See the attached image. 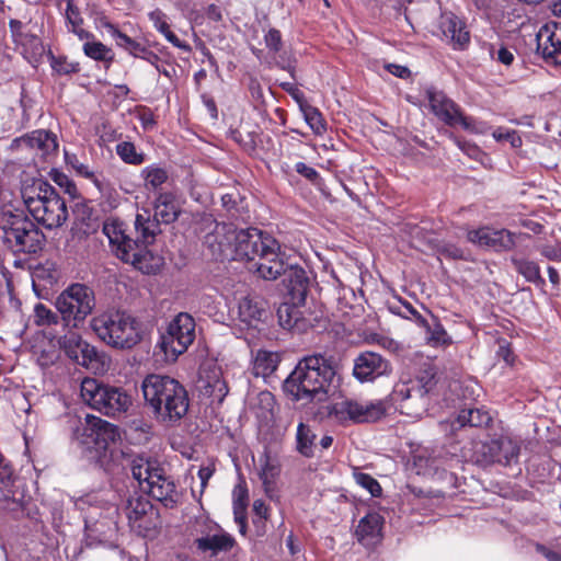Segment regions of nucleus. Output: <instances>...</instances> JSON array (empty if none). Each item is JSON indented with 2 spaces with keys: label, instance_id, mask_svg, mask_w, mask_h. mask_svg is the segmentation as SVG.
I'll list each match as a JSON object with an SVG mask.
<instances>
[{
  "label": "nucleus",
  "instance_id": "0e129e2a",
  "mask_svg": "<svg viewBox=\"0 0 561 561\" xmlns=\"http://www.w3.org/2000/svg\"><path fill=\"white\" fill-rule=\"evenodd\" d=\"M536 550L541 553L548 561H561V554L548 549L546 546L537 543Z\"/></svg>",
  "mask_w": 561,
  "mask_h": 561
},
{
  "label": "nucleus",
  "instance_id": "052dcab7",
  "mask_svg": "<svg viewBox=\"0 0 561 561\" xmlns=\"http://www.w3.org/2000/svg\"><path fill=\"white\" fill-rule=\"evenodd\" d=\"M222 206L231 214V217L238 218L237 202L232 194H225L221 197Z\"/></svg>",
  "mask_w": 561,
  "mask_h": 561
},
{
  "label": "nucleus",
  "instance_id": "2eb2a0df",
  "mask_svg": "<svg viewBox=\"0 0 561 561\" xmlns=\"http://www.w3.org/2000/svg\"><path fill=\"white\" fill-rule=\"evenodd\" d=\"M59 345L71 360L87 369L98 371L103 366L96 348L75 332L60 337Z\"/></svg>",
  "mask_w": 561,
  "mask_h": 561
},
{
  "label": "nucleus",
  "instance_id": "7ed1b4c3",
  "mask_svg": "<svg viewBox=\"0 0 561 561\" xmlns=\"http://www.w3.org/2000/svg\"><path fill=\"white\" fill-rule=\"evenodd\" d=\"M103 232L107 237L114 254L124 263L133 265L145 274H156L163 265L162 256L141 247L138 241H134L125 233L122 221L106 220L103 224Z\"/></svg>",
  "mask_w": 561,
  "mask_h": 561
},
{
  "label": "nucleus",
  "instance_id": "f8f14e48",
  "mask_svg": "<svg viewBox=\"0 0 561 561\" xmlns=\"http://www.w3.org/2000/svg\"><path fill=\"white\" fill-rule=\"evenodd\" d=\"M195 320L186 313L180 312L169 323L167 331L161 335L160 346L167 358L175 360L181 354L186 352L194 342Z\"/></svg>",
  "mask_w": 561,
  "mask_h": 561
},
{
  "label": "nucleus",
  "instance_id": "c9c22d12",
  "mask_svg": "<svg viewBox=\"0 0 561 561\" xmlns=\"http://www.w3.org/2000/svg\"><path fill=\"white\" fill-rule=\"evenodd\" d=\"M300 110L308 126L316 135H323L327 131V123L321 112L307 103H300Z\"/></svg>",
  "mask_w": 561,
  "mask_h": 561
},
{
  "label": "nucleus",
  "instance_id": "13d9d810",
  "mask_svg": "<svg viewBox=\"0 0 561 561\" xmlns=\"http://www.w3.org/2000/svg\"><path fill=\"white\" fill-rule=\"evenodd\" d=\"M295 170L300 175L305 176L306 179H308L310 181H314L319 178V173L317 172V170L313 169L312 167L307 165L304 162H297L295 165Z\"/></svg>",
  "mask_w": 561,
  "mask_h": 561
},
{
  "label": "nucleus",
  "instance_id": "603ef678",
  "mask_svg": "<svg viewBox=\"0 0 561 561\" xmlns=\"http://www.w3.org/2000/svg\"><path fill=\"white\" fill-rule=\"evenodd\" d=\"M268 506L262 500H255L253 502V512L256 516V519H253L254 525L262 524V528L264 527V522L268 515Z\"/></svg>",
  "mask_w": 561,
  "mask_h": 561
},
{
  "label": "nucleus",
  "instance_id": "338daca9",
  "mask_svg": "<svg viewBox=\"0 0 561 561\" xmlns=\"http://www.w3.org/2000/svg\"><path fill=\"white\" fill-rule=\"evenodd\" d=\"M69 32L76 34L79 39L81 41H92L94 38V35L88 31H85L83 27H82V24H78V26H71L68 28Z\"/></svg>",
  "mask_w": 561,
  "mask_h": 561
},
{
  "label": "nucleus",
  "instance_id": "37998d69",
  "mask_svg": "<svg viewBox=\"0 0 561 561\" xmlns=\"http://www.w3.org/2000/svg\"><path fill=\"white\" fill-rule=\"evenodd\" d=\"M355 482L363 489L367 490L371 496H380L382 489L379 482L370 474L359 471L357 468L353 471Z\"/></svg>",
  "mask_w": 561,
  "mask_h": 561
},
{
  "label": "nucleus",
  "instance_id": "e2e57ef3",
  "mask_svg": "<svg viewBox=\"0 0 561 561\" xmlns=\"http://www.w3.org/2000/svg\"><path fill=\"white\" fill-rule=\"evenodd\" d=\"M164 37L167 38L168 42H170L173 46L184 50V51H190L191 50V47L187 43L181 41L171 30H169L165 34H164Z\"/></svg>",
  "mask_w": 561,
  "mask_h": 561
},
{
  "label": "nucleus",
  "instance_id": "7c9ffc66",
  "mask_svg": "<svg viewBox=\"0 0 561 561\" xmlns=\"http://www.w3.org/2000/svg\"><path fill=\"white\" fill-rule=\"evenodd\" d=\"M228 391L226 380H224L220 373L216 370L207 377L202 389L203 394L211 400V404H221Z\"/></svg>",
  "mask_w": 561,
  "mask_h": 561
},
{
  "label": "nucleus",
  "instance_id": "f03ea898",
  "mask_svg": "<svg viewBox=\"0 0 561 561\" xmlns=\"http://www.w3.org/2000/svg\"><path fill=\"white\" fill-rule=\"evenodd\" d=\"M334 368L322 355H311L301 359L284 382L285 392L294 401L323 400Z\"/></svg>",
  "mask_w": 561,
  "mask_h": 561
},
{
  "label": "nucleus",
  "instance_id": "69168bd1",
  "mask_svg": "<svg viewBox=\"0 0 561 561\" xmlns=\"http://www.w3.org/2000/svg\"><path fill=\"white\" fill-rule=\"evenodd\" d=\"M540 253L548 260L561 262V249L546 245L540 250Z\"/></svg>",
  "mask_w": 561,
  "mask_h": 561
},
{
  "label": "nucleus",
  "instance_id": "72a5a7b5",
  "mask_svg": "<svg viewBox=\"0 0 561 561\" xmlns=\"http://www.w3.org/2000/svg\"><path fill=\"white\" fill-rule=\"evenodd\" d=\"M278 363L276 353L259 351L253 362V373L255 376L267 377L277 368Z\"/></svg>",
  "mask_w": 561,
  "mask_h": 561
},
{
  "label": "nucleus",
  "instance_id": "6ab92c4d",
  "mask_svg": "<svg viewBox=\"0 0 561 561\" xmlns=\"http://www.w3.org/2000/svg\"><path fill=\"white\" fill-rule=\"evenodd\" d=\"M426 95L432 112L446 125H461L465 128H469L467 118L461 114L459 107L450 99H448L442 91L428 89L426 91Z\"/></svg>",
  "mask_w": 561,
  "mask_h": 561
},
{
  "label": "nucleus",
  "instance_id": "a878e982",
  "mask_svg": "<svg viewBox=\"0 0 561 561\" xmlns=\"http://www.w3.org/2000/svg\"><path fill=\"white\" fill-rule=\"evenodd\" d=\"M382 516L378 513H369L358 522L355 536L363 546L367 548L374 547L382 538Z\"/></svg>",
  "mask_w": 561,
  "mask_h": 561
},
{
  "label": "nucleus",
  "instance_id": "2f4dec72",
  "mask_svg": "<svg viewBox=\"0 0 561 561\" xmlns=\"http://www.w3.org/2000/svg\"><path fill=\"white\" fill-rule=\"evenodd\" d=\"M511 262L516 272L523 275L527 282L535 284L537 287H543L546 285L540 274V267L536 262L515 256L511 259Z\"/></svg>",
  "mask_w": 561,
  "mask_h": 561
},
{
  "label": "nucleus",
  "instance_id": "6e6552de",
  "mask_svg": "<svg viewBox=\"0 0 561 561\" xmlns=\"http://www.w3.org/2000/svg\"><path fill=\"white\" fill-rule=\"evenodd\" d=\"M133 478L138 481L141 491L151 495L167 507H173L179 495L174 482L165 476L158 462L144 456H136L130 460Z\"/></svg>",
  "mask_w": 561,
  "mask_h": 561
},
{
  "label": "nucleus",
  "instance_id": "a211bd4d",
  "mask_svg": "<svg viewBox=\"0 0 561 561\" xmlns=\"http://www.w3.org/2000/svg\"><path fill=\"white\" fill-rule=\"evenodd\" d=\"M467 238L473 244L494 251H508L515 247V234L506 229L481 227L468 231Z\"/></svg>",
  "mask_w": 561,
  "mask_h": 561
},
{
  "label": "nucleus",
  "instance_id": "0eeeda50",
  "mask_svg": "<svg viewBox=\"0 0 561 561\" xmlns=\"http://www.w3.org/2000/svg\"><path fill=\"white\" fill-rule=\"evenodd\" d=\"M0 227L5 244L14 253H37L45 244V236L22 210H3Z\"/></svg>",
  "mask_w": 561,
  "mask_h": 561
},
{
  "label": "nucleus",
  "instance_id": "79ce46f5",
  "mask_svg": "<svg viewBox=\"0 0 561 561\" xmlns=\"http://www.w3.org/2000/svg\"><path fill=\"white\" fill-rule=\"evenodd\" d=\"M117 156L126 163L138 165L145 161V154L137 152L136 147L130 141H123L116 146Z\"/></svg>",
  "mask_w": 561,
  "mask_h": 561
},
{
  "label": "nucleus",
  "instance_id": "bb28decb",
  "mask_svg": "<svg viewBox=\"0 0 561 561\" xmlns=\"http://www.w3.org/2000/svg\"><path fill=\"white\" fill-rule=\"evenodd\" d=\"M439 27L444 36L450 41L456 48H463L470 41L469 32L461 19L453 12H444L440 15Z\"/></svg>",
  "mask_w": 561,
  "mask_h": 561
},
{
  "label": "nucleus",
  "instance_id": "20e7f679",
  "mask_svg": "<svg viewBox=\"0 0 561 561\" xmlns=\"http://www.w3.org/2000/svg\"><path fill=\"white\" fill-rule=\"evenodd\" d=\"M26 209L47 229L61 227L68 219L65 199L47 182L38 180L22 191Z\"/></svg>",
  "mask_w": 561,
  "mask_h": 561
},
{
  "label": "nucleus",
  "instance_id": "473e14b6",
  "mask_svg": "<svg viewBox=\"0 0 561 561\" xmlns=\"http://www.w3.org/2000/svg\"><path fill=\"white\" fill-rule=\"evenodd\" d=\"M456 422L460 427L462 426H471V427H480L488 425L491 422V416L489 412L479 409V408H465L460 410Z\"/></svg>",
  "mask_w": 561,
  "mask_h": 561
},
{
  "label": "nucleus",
  "instance_id": "3c124183",
  "mask_svg": "<svg viewBox=\"0 0 561 561\" xmlns=\"http://www.w3.org/2000/svg\"><path fill=\"white\" fill-rule=\"evenodd\" d=\"M13 481V468L0 454V482L7 489Z\"/></svg>",
  "mask_w": 561,
  "mask_h": 561
},
{
  "label": "nucleus",
  "instance_id": "de8ad7c7",
  "mask_svg": "<svg viewBox=\"0 0 561 561\" xmlns=\"http://www.w3.org/2000/svg\"><path fill=\"white\" fill-rule=\"evenodd\" d=\"M492 136L496 141H508L513 148H518L522 146V138L518 136L516 130L497 127L492 133Z\"/></svg>",
  "mask_w": 561,
  "mask_h": 561
},
{
  "label": "nucleus",
  "instance_id": "393cba45",
  "mask_svg": "<svg viewBox=\"0 0 561 561\" xmlns=\"http://www.w3.org/2000/svg\"><path fill=\"white\" fill-rule=\"evenodd\" d=\"M151 205L153 216L164 225L176 221L182 211L179 197L171 191L157 193Z\"/></svg>",
  "mask_w": 561,
  "mask_h": 561
},
{
  "label": "nucleus",
  "instance_id": "423d86ee",
  "mask_svg": "<svg viewBox=\"0 0 561 561\" xmlns=\"http://www.w3.org/2000/svg\"><path fill=\"white\" fill-rule=\"evenodd\" d=\"M219 251L224 255H232L234 260L254 261L262 250H271L275 238L256 228L237 229L232 225L216 227Z\"/></svg>",
  "mask_w": 561,
  "mask_h": 561
},
{
  "label": "nucleus",
  "instance_id": "4468645a",
  "mask_svg": "<svg viewBox=\"0 0 561 561\" xmlns=\"http://www.w3.org/2000/svg\"><path fill=\"white\" fill-rule=\"evenodd\" d=\"M81 444L93 448L100 456L105 454L121 437L118 427L98 416L88 415L85 424L78 430Z\"/></svg>",
  "mask_w": 561,
  "mask_h": 561
},
{
  "label": "nucleus",
  "instance_id": "dca6fc26",
  "mask_svg": "<svg viewBox=\"0 0 561 561\" xmlns=\"http://www.w3.org/2000/svg\"><path fill=\"white\" fill-rule=\"evenodd\" d=\"M11 149H28L41 159H47L49 156L57 152L58 142L53 133L38 129L13 139L11 142Z\"/></svg>",
  "mask_w": 561,
  "mask_h": 561
},
{
  "label": "nucleus",
  "instance_id": "5701e85b",
  "mask_svg": "<svg viewBox=\"0 0 561 561\" xmlns=\"http://www.w3.org/2000/svg\"><path fill=\"white\" fill-rule=\"evenodd\" d=\"M271 250H262L257 261L254 263L257 275L267 280H274L286 271V264L280 256V245L275 239V245Z\"/></svg>",
  "mask_w": 561,
  "mask_h": 561
},
{
  "label": "nucleus",
  "instance_id": "4c0bfd02",
  "mask_svg": "<svg viewBox=\"0 0 561 561\" xmlns=\"http://www.w3.org/2000/svg\"><path fill=\"white\" fill-rule=\"evenodd\" d=\"M278 322L286 330L300 329V311L290 304H282L277 310Z\"/></svg>",
  "mask_w": 561,
  "mask_h": 561
},
{
  "label": "nucleus",
  "instance_id": "c03bdc74",
  "mask_svg": "<svg viewBox=\"0 0 561 561\" xmlns=\"http://www.w3.org/2000/svg\"><path fill=\"white\" fill-rule=\"evenodd\" d=\"M34 317L35 323L41 327L55 325L59 322V316L42 302L35 305Z\"/></svg>",
  "mask_w": 561,
  "mask_h": 561
},
{
  "label": "nucleus",
  "instance_id": "ea45409f",
  "mask_svg": "<svg viewBox=\"0 0 561 561\" xmlns=\"http://www.w3.org/2000/svg\"><path fill=\"white\" fill-rule=\"evenodd\" d=\"M260 478L263 481L265 488H267L273 482V480L278 476L279 465L276 459L272 458L266 453H264L260 457Z\"/></svg>",
  "mask_w": 561,
  "mask_h": 561
},
{
  "label": "nucleus",
  "instance_id": "8fccbe9b",
  "mask_svg": "<svg viewBox=\"0 0 561 561\" xmlns=\"http://www.w3.org/2000/svg\"><path fill=\"white\" fill-rule=\"evenodd\" d=\"M66 162L71 165L73 170L85 179H90L92 181H96L94 172L89 168V165L79 161V159L75 154L65 153Z\"/></svg>",
  "mask_w": 561,
  "mask_h": 561
},
{
  "label": "nucleus",
  "instance_id": "f704fd0d",
  "mask_svg": "<svg viewBox=\"0 0 561 561\" xmlns=\"http://www.w3.org/2000/svg\"><path fill=\"white\" fill-rule=\"evenodd\" d=\"M282 275H284V283H287V287L291 294H297L299 296L305 295L308 278L302 268L286 265V271Z\"/></svg>",
  "mask_w": 561,
  "mask_h": 561
},
{
  "label": "nucleus",
  "instance_id": "774afa93",
  "mask_svg": "<svg viewBox=\"0 0 561 561\" xmlns=\"http://www.w3.org/2000/svg\"><path fill=\"white\" fill-rule=\"evenodd\" d=\"M275 65L283 70L289 71L290 75L293 76L294 66H293V60L290 59L289 56H286L285 54L279 55V58L275 60Z\"/></svg>",
  "mask_w": 561,
  "mask_h": 561
},
{
  "label": "nucleus",
  "instance_id": "ddd939ff",
  "mask_svg": "<svg viewBox=\"0 0 561 561\" xmlns=\"http://www.w3.org/2000/svg\"><path fill=\"white\" fill-rule=\"evenodd\" d=\"M417 387L402 385L393 392V399L399 402L401 413L419 417L425 410L427 394L435 386V373L425 370L417 379Z\"/></svg>",
  "mask_w": 561,
  "mask_h": 561
},
{
  "label": "nucleus",
  "instance_id": "a19ab883",
  "mask_svg": "<svg viewBox=\"0 0 561 561\" xmlns=\"http://www.w3.org/2000/svg\"><path fill=\"white\" fill-rule=\"evenodd\" d=\"M426 340L432 346H445L451 343L444 327L433 317V323L426 329Z\"/></svg>",
  "mask_w": 561,
  "mask_h": 561
},
{
  "label": "nucleus",
  "instance_id": "c85d7f7f",
  "mask_svg": "<svg viewBox=\"0 0 561 561\" xmlns=\"http://www.w3.org/2000/svg\"><path fill=\"white\" fill-rule=\"evenodd\" d=\"M99 25L107 30L110 35L115 39L116 45L128 54L136 58H141L146 56L149 48L146 47L142 43H139L125 33H122L113 23H111L106 18H101L99 20Z\"/></svg>",
  "mask_w": 561,
  "mask_h": 561
},
{
  "label": "nucleus",
  "instance_id": "f3484780",
  "mask_svg": "<svg viewBox=\"0 0 561 561\" xmlns=\"http://www.w3.org/2000/svg\"><path fill=\"white\" fill-rule=\"evenodd\" d=\"M390 371V363L378 353L362 352L354 359L353 375L360 382L374 381Z\"/></svg>",
  "mask_w": 561,
  "mask_h": 561
},
{
  "label": "nucleus",
  "instance_id": "aec40b11",
  "mask_svg": "<svg viewBox=\"0 0 561 561\" xmlns=\"http://www.w3.org/2000/svg\"><path fill=\"white\" fill-rule=\"evenodd\" d=\"M126 515L131 528L139 535L147 536V533L154 527L153 516L157 513L151 503L144 497L130 499L126 507Z\"/></svg>",
  "mask_w": 561,
  "mask_h": 561
},
{
  "label": "nucleus",
  "instance_id": "412c9836",
  "mask_svg": "<svg viewBox=\"0 0 561 561\" xmlns=\"http://www.w3.org/2000/svg\"><path fill=\"white\" fill-rule=\"evenodd\" d=\"M537 49L546 59L561 65V23L549 22L542 25L537 35Z\"/></svg>",
  "mask_w": 561,
  "mask_h": 561
},
{
  "label": "nucleus",
  "instance_id": "9d476101",
  "mask_svg": "<svg viewBox=\"0 0 561 561\" xmlns=\"http://www.w3.org/2000/svg\"><path fill=\"white\" fill-rule=\"evenodd\" d=\"M65 327L77 328L92 313L95 307L93 290L80 283L71 284L55 300Z\"/></svg>",
  "mask_w": 561,
  "mask_h": 561
},
{
  "label": "nucleus",
  "instance_id": "bf43d9fd",
  "mask_svg": "<svg viewBox=\"0 0 561 561\" xmlns=\"http://www.w3.org/2000/svg\"><path fill=\"white\" fill-rule=\"evenodd\" d=\"M214 472H215L214 466H204V467L199 468L197 476L201 480L202 492L207 486L208 480L213 477Z\"/></svg>",
  "mask_w": 561,
  "mask_h": 561
},
{
  "label": "nucleus",
  "instance_id": "09e8293b",
  "mask_svg": "<svg viewBox=\"0 0 561 561\" xmlns=\"http://www.w3.org/2000/svg\"><path fill=\"white\" fill-rule=\"evenodd\" d=\"M65 19L67 22V28L71 26H78V24H83V18L81 15L80 9L76 5L73 0H65Z\"/></svg>",
  "mask_w": 561,
  "mask_h": 561
},
{
  "label": "nucleus",
  "instance_id": "680f3d73",
  "mask_svg": "<svg viewBox=\"0 0 561 561\" xmlns=\"http://www.w3.org/2000/svg\"><path fill=\"white\" fill-rule=\"evenodd\" d=\"M496 354L507 365H513L515 357H514V354H513V352H512V350H511L508 344H506V343L505 344H500Z\"/></svg>",
  "mask_w": 561,
  "mask_h": 561
},
{
  "label": "nucleus",
  "instance_id": "9b49d317",
  "mask_svg": "<svg viewBox=\"0 0 561 561\" xmlns=\"http://www.w3.org/2000/svg\"><path fill=\"white\" fill-rule=\"evenodd\" d=\"M388 408L383 400L363 401L345 398L332 405L330 414L341 424L370 423L383 417Z\"/></svg>",
  "mask_w": 561,
  "mask_h": 561
},
{
  "label": "nucleus",
  "instance_id": "864d4df0",
  "mask_svg": "<svg viewBox=\"0 0 561 561\" xmlns=\"http://www.w3.org/2000/svg\"><path fill=\"white\" fill-rule=\"evenodd\" d=\"M437 251L440 254L445 255L446 257H450L454 260L463 257V251L450 243H442L437 245Z\"/></svg>",
  "mask_w": 561,
  "mask_h": 561
},
{
  "label": "nucleus",
  "instance_id": "1a4fd4ad",
  "mask_svg": "<svg viewBox=\"0 0 561 561\" xmlns=\"http://www.w3.org/2000/svg\"><path fill=\"white\" fill-rule=\"evenodd\" d=\"M80 396L91 409L112 417L124 414L131 405V398L124 389L89 377L81 381Z\"/></svg>",
  "mask_w": 561,
  "mask_h": 561
},
{
  "label": "nucleus",
  "instance_id": "4d7b16f0",
  "mask_svg": "<svg viewBox=\"0 0 561 561\" xmlns=\"http://www.w3.org/2000/svg\"><path fill=\"white\" fill-rule=\"evenodd\" d=\"M150 20L153 22L154 27L161 34H165L170 30V25L164 19V15L161 11L157 10L149 14Z\"/></svg>",
  "mask_w": 561,
  "mask_h": 561
},
{
  "label": "nucleus",
  "instance_id": "c756f323",
  "mask_svg": "<svg viewBox=\"0 0 561 561\" xmlns=\"http://www.w3.org/2000/svg\"><path fill=\"white\" fill-rule=\"evenodd\" d=\"M140 176L144 180L145 190L156 195L159 192H163L162 185L168 182L169 172L159 164H151L141 170Z\"/></svg>",
  "mask_w": 561,
  "mask_h": 561
},
{
  "label": "nucleus",
  "instance_id": "39448f33",
  "mask_svg": "<svg viewBox=\"0 0 561 561\" xmlns=\"http://www.w3.org/2000/svg\"><path fill=\"white\" fill-rule=\"evenodd\" d=\"M91 328L100 340L114 348H131L141 341L140 322L123 310L102 312L91 320Z\"/></svg>",
  "mask_w": 561,
  "mask_h": 561
},
{
  "label": "nucleus",
  "instance_id": "b1692460",
  "mask_svg": "<svg viewBox=\"0 0 561 561\" xmlns=\"http://www.w3.org/2000/svg\"><path fill=\"white\" fill-rule=\"evenodd\" d=\"M161 222L151 214L148 207L138 208L134 227L138 243L149 249L153 244L158 234L161 233Z\"/></svg>",
  "mask_w": 561,
  "mask_h": 561
},
{
  "label": "nucleus",
  "instance_id": "e433bc0d",
  "mask_svg": "<svg viewBox=\"0 0 561 561\" xmlns=\"http://www.w3.org/2000/svg\"><path fill=\"white\" fill-rule=\"evenodd\" d=\"M82 49L85 56L96 61L111 64L114 59L112 49L96 41L95 37L92 41L85 42Z\"/></svg>",
  "mask_w": 561,
  "mask_h": 561
},
{
  "label": "nucleus",
  "instance_id": "6e6d98bb",
  "mask_svg": "<svg viewBox=\"0 0 561 561\" xmlns=\"http://www.w3.org/2000/svg\"><path fill=\"white\" fill-rule=\"evenodd\" d=\"M234 500H233V510L234 515L237 519L239 518V510L245 511L247 506V491L242 488H237L233 492Z\"/></svg>",
  "mask_w": 561,
  "mask_h": 561
},
{
  "label": "nucleus",
  "instance_id": "4be33fe9",
  "mask_svg": "<svg viewBox=\"0 0 561 561\" xmlns=\"http://www.w3.org/2000/svg\"><path fill=\"white\" fill-rule=\"evenodd\" d=\"M194 543L199 552L216 557L221 552L230 551L234 547L236 540L230 534L216 526L196 538Z\"/></svg>",
  "mask_w": 561,
  "mask_h": 561
},
{
  "label": "nucleus",
  "instance_id": "f257e3e1",
  "mask_svg": "<svg viewBox=\"0 0 561 561\" xmlns=\"http://www.w3.org/2000/svg\"><path fill=\"white\" fill-rule=\"evenodd\" d=\"M141 390L147 405L162 423L178 424L188 412L187 391L174 378L148 375L141 382Z\"/></svg>",
  "mask_w": 561,
  "mask_h": 561
},
{
  "label": "nucleus",
  "instance_id": "cd10ccee",
  "mask_svg": "<svg viewBox=\"0 0 561 561\" xmlns=\"http://www.w3.org/2000/svg\"><path fill=\"white\" fill-rule=\"evenodd\" d=\"M238 314L241 322L255 327L267 316L266 302L260 297H243L239 301Z\"/></svg>",
  "mask_w": 561,
  "mask_h": 561
},
{
  "label": "nucleus",
  "instance_id": "a18cd8bd",
  "mask_svg": "<svg viewBox=\"0 0 561 561\" xmlns=\"http://www.w3.org/2000/svg\"><path fill=\"white\" fill-rule=\"evenodd\" d=\"M264 44L268 53L275 57L283 48L282 33L275 27H270L264 33Z\"/></svg>",
  "mask_w": 561,
  "mask_h": 561
},
{
  "label": "nucleus",
  "instance_id": "5fc2aeb1",
  "mask_svg": "<svg viewBox=\"0 0 561 561\" xmlns=\"http://www.w3.org/2000/svg\"><path fill=\"white\" fill-rule=\"evenodd\" d=\"M400 306H391L390 310L393 313L399 314L402 318L405 319H413V317L419 312L410 302H402L400 301Z\"/></svg>",
  "mask_w": 561,
  "mask_h": 561
},
{
  "label": "nucleus",
  "instance_id": "49530a36",
  "mask_svg": "<svg viewBox=\"0 0 561 561\" xmlns=\"http://www.w3.org/2000/svg\"><path fill=\"white\" fill-rule=\"evenodd\" d=\"M50 179L72 198L78 196V190L76 184L65 173L58 170H53L50 172Z\"/></svg>",
  "mask_w": 561,
  "mask_h": 561
},
{
  "label": "nucleus",
  "instance_id": "58836bf2",
  "mask_svg": "<svg viewBox=\"0 0 561 561\" xmlns=\"http://www.w3.org/2000/svg\"><path fill=\"white\" fill-rule=\"evenodd\" d=\"M314 439L316 434L312 433L310 427L304 423H299L296 434L298 451L306 457L313 456Z\"/></svg>",
  "mask_w": 561,
  "mask_h": 561
}]
</instances>
